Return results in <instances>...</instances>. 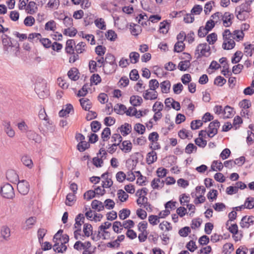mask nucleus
I'll return each mask as SVG.
<instances>
[{
  "instance_id": "f704fd0d",
  "label": "nucleus",
  "mask_w": 254,
  "mask_h": 254,
  "mask_svg": "<svg viewBox=\"0 0 254 254\" xmlns=\"http://www.w3.org/2000/svg\"><path fill=\"white\" fill-rule=\"evenodd\" d=\"M243 56V53L241 51H237L232 57L231 62L233 64L238 63L242 59Z\"/></svg>"
},
{
  "instance_id": "4be33fe9",
  "label": "nucleus",
  "mask_w": 254,
  "mask_h": 254,
  "mask_svg": "<svg viewBox=\"0 0 254 254\" xmlns=\"http://www.w3.org/2000/svg\"><path fill=\"white\" fill-rule=\"evenodd\" d=\"M75 43L73 39H68L66 41V45L65 48V52L67 54L73 53L74 48L73 46H75Z\"/></svg>"
},
{
  "instance_id": "c756f323",
  "label": "nucleus",
  "mask_w": 254,
  "mask_h": 254,
  "mask_svg": "<svg viewBox=\"0 0 254 254\" xmlns=\"http://www.w3.org/2000/svg\"><path fill=\"white\" fill-rule=\"evenodd\" d=\"M27 133V136L29 139L33 140L36 142L40 141V136L35 131L32 130H28Z\"/></svg>"
},
{
  "instance_id": "37998d69",
  "label": "nucleus",
  "mask_w": 254,
  "mask_h": 254,
  "mask_svg": "<svg viewBox=\"0 0 254 254\" xmlns=\"http://www.w3.org/2000/svg\"><path fill=\"white\" fill-rule=\"evenodd\" d=\"M130 213V211L127 208H124L120 211L119 216L120 219L124 220L128 217Z\"/></svg>"
},
{
  "instance_id": "f257e3e1",
  "label": "nucleus",
  "mask_w": 254,
  "mask_h": 254,
  "mask_svg": "<svg viewBox=\"0 0 254 254\" xmlns=\"http://www.w3.org/2000/svg\"><path fill=\"white\" fill-rule=\"evenodd\" d=\"M105 63L106 64V69H104V72L106 74H111L116 71L117 68V64L116 63L115 57L110 54H106L105 59Z\"/></svg>"
},
{
  "instance_id": "09e8293b",
  "label": "nucleus",
  "mask_w": 254,
  "mask_h": 254,
  "mask_svg": "<svg viewBox=\"0 0 254 254\" xmlns=\"http://www.w3.org/2000/svg\"><path fill=\"white\" fill-rule=\"evenodd\" d=\"M86 44L84 42H79L75 46V49L77 54H81L85 51Z\"/></svg>"
},
{
  "instance_id": "774afa93",
  "label": "nucleus",
  "mask_w": 254,
  "mask_h": 254,
  "mask_svg": "<svg viewBox=\"0 0 254 254\" xmlns=\"http://www.w3.org/2000/svg\"><path fill=\"white\" fill-rule=\"evenodd\" d=\"M226 82V80L221 76H217L214 81V84L219 86H222Z\"/></svg>"
},
{
  "instance_id": "69168bd1",
  "label": "nucleus",
  "mask_w": 254,
  "mask_h": 254,
  "mask_svg": "<svg viewBox=\"0 0 254 254\" xmlns=\"http://www.w3.org/2000/svg\"><path fill=\"white\" fill-rule=\"evenodd\" d=\"M17 127L22 132H27L28 131V127L24 121H22L17 124Z\"/></svg>"
},
{
  "instance_id": "2f4dec72",
  "label": "nucleus",
  "mask_w": 254,
  "mask_h": 254,
  "mask_svg": "<svg viewBox=\"0 0 254 254\" xmlns=\"http://www.w3.org/2000/svg\"><path fill=\"white\" fill-rule=\"evenodd\" d=\"M126 106L123 104H117L114 107V111L118 114H124L126 113Z\"/></svg>"
},
{
  "instance_id": "a211bd4d",
  "label": "nucleus",
  "mask_w": 254,
  "mask_h": 254,
  "mask_svg": "<svg viewBox=\"0 0 254 254\" xmlns=\"http://www.w3.org/2000/svg\"><path fill=\"white\" fill-rule=\"evenodd\" d=\"M157 159V153L155 151L152 150L148 152L146 155V161L148 165H150L156 161Z\"/></svg>"
},
{
  "instance_id": "603ef678",
  "label": "nucleus",
  "mask_w": 254,
  "mask_h": 254,
  "mask_svg": "<svg viewBox=\"0 0 254 254\" xmlns=\"http://www.w3.org/2000/svg\"><path fill=\"white\" fill-rule=\"evenodd\" d=\"M103 158L98 156V157H94L92 159V163L97 168L101 167L103 165Z\"/></svg>"
},
{
  "instance_id": "cd10ccee",
  "label": "nucleus",
  "mask_w": 254,
  "mask_h": 254,
  "mask_svg": "<svg viewBox=\"0 0 254 254\" xmlns=\"http://www.w3.org/2000/svg\"><path fill=\"white\" fill-rule=\"evenodd\" d=\"M0 234L1 237L4 240L7 241L10 236V229L5 226L1 227Z\"/></svg>"
},
{
  "instance_id": "8fccbe9b",
  "label": "nucleus",
  "mask_w": 254,
  "mask_h": 254,
  "mask_svg": "<svg viewBox=\"0 0 254 254\" xmlns=\"http://www.w3.org/2000/svg\"><path fill=\"white\" fill-rule=\"evenodd\" d=\"M245 207L248 209H252L254 207V197H249L245 202Z\"/></svg>"
},
{
  "instance_id": "b1692460",
  "label": "nucleus",
  "mask_w": 254,
  "mask_h": 254,
  "mask_svg": "<svg viewBox=\"0 0 254 254\" xmlns=\"http://www.w3.org/2000/svg\"><path fill=\"white\" fill-rule=\"evenodd\" d=\"M123 136H126L131 132V127L129 124L125 123L119 128Z\"/></svg>"
},
{
  "instance_id": "6e6d98bb",
  "label": "nucleus",
  "mask_w": 254,
  "mask_h": 254,
  "mask_svg": "<svg viewBox=\"0 0 254 254\" xmlns=\"http://www.w3.org/2000/svg\"><path fill=\"white\" fill-rule=\"evenodd\" d=\"M90 145L89 143L85 141H83L81 142H80L77 144V149L80 152H83L86 149L88 148Z\"/></svg>"
},
{
  "instance_id": "4d7b16f0",
  "label": "nucleus",
  "mask_w": 254,
  "mask_h": 254,
  "mask_svg": "<svg viewBox=\"0 0 254 254\" xmlns=\"http://www.w3.org/2000/svg\"><path fill=\"white\" fill-rule=\"evenodd\" d=\"M77 30L74 28H67L65 29L63 32L64 35H67L69 37H74L77 33Z\"/></svg>"
},
{
  "instance_id": "ea45409f",
  "label": "nucleus",
  "mask_w": 254,
  "mask_h": 254,
  "mask_svg": "<svg viewBox=\"0 0 254 254\" xmlns=\"http://www.w3.org/2000/svg\"><path fill=\"white\" fill-rule=\"evenodd\" d=\"M83 233L84 234V236L87 237H89L91 234L92 233V226L91 224L88 223H85L83 225Z\"/></svg>"
},
{
  "instance_id": "c85d7f7f",
  "label": "nucleus",
  "mask_w": 254,
  "mask_h": 254,
  "mask_svg": "<svg viewBox=\"0 0 254 254\" xmlns=\"http://www.w3.org/2000/svg\"><path fill=\"white\" fill-rule=\"evenodd\" d=\"M21 160L25 166H27L29 168H32L33 163L30 156L28 155H23L22 156Z\"/></svg>"
},
{
  "instance_id": "58836bf2",
  "label": "nucleus",
  "mask_w": 254,
  "mask_h": 254,
  "mask_svg": "<svg viewBox=\"0 0 254 254\" xmlns=\"http://www.w3.org/2000/svg\"><path fill=\"white\" fill-rule=\"evenodd\" d=\"M169 30V23L164 20L160 23L159 31L163 34H166L168 33Z\"/></svg>"
},
{
  "instance_id": "bf43d9fd",
  "label": "nucleus",
  "mask_w": 254,
  "mask_h": 254,
  "mask_svg": "<svg viewBox=\"0 0 254 254\" xmlns=\"http://www.w3.org/2000/svg\"><path fill=\"white\" fill-rule=\"evenodd\" d=\"M95 25L99 29L105 30L106 29V25L104 19L100 18L96 19L94 21Z\"/></svg>"
},
{
  "instance_id": "13d9d810",
  "label": "nucleus",
  "mask_w": 254,
  "mask_h": 254,
  "mask_svg": "<svg viewBox=\"0 0 254 254\" xmlns=\"http://www.w3.org/2000/svg\"><path fill=\"white\" fill-rule=\"evenodd\" d=\"M45 28L48 31H55L56 29V23L54 20H50L46 23Z\"/></svg>"
},
{
  "instance_id": "393cba45",
  "label": "nucleus",
  "mask_w": 254,
  "mask_h": 254,
  "mask_svg": "<svg viewBox=\"0 0 254 254\" xmlns=\"http://www.w3.org/2000/svg\"><path fill=\"white\" fill-rule=\"evenodd\" d=\"M79 102L82 108L84 110L89 111L91 109L92 107V103L88 99L84 98H81L79 100Z\"/></svg>"
},
{
  "instance_id": "9d476101",
  "label": "nucleus",
  "mask_w": 254,
  "mask_h": 254,
  "mask_svg": "<svg viewBox=\"0 0 254 254\" xmlns=\"http://www.w3.org/2000/svg\"><path fill=\"white\" fill-rule=\"evenodd\" d=\"M253 224H254V216H245L243 217L240 222V226L243 228H248Z\"/></svg>"
},
{
  "instance_id": "473e14b6",
  "label": "nucleus",
  "mask_w": 254,
  "mask_h": 254,
  "mask_svg": "<svg viewBox=\"0 0 254 254\" xmlns=\"http://www.w3.org/2000/svg\"><path fill=\"white\" fill-rule=\"evenodd\" d=\"M223 168V165L221 162L217 160L213 161L211 166V169L212 171H221Z\"/></svg>"
},
{
  "instance_id": "864d4df0",
  "label": "nucleus",
  "mask_w": 254,
  "mask_h": 254,
  "mask_svg": "<svg viewBox=\"0 0 254 254\" xmlns=\"http://www.w3.org/2000/svg\"><path fill=\"white\" fill-rule=\"evenodd\" d=\"M27 9L28 13L33 14L35 13L37 10V7L36 6V3L34 1H30L27 5Z\"/></svg>"
},
{
  "instance_id": "f8f14e48",
  "label": "nucleus",
  "mask_w": 254,
  "mask_h": 254,
  "mask_svg": "<svg viewBox=\"0 0 254 254\" xmlns=\"http://www.w3.org/2000/svg\"><path fill=\"white\" fill-rule=\"evenodd\" d=\"M120 149L124 152L127 153L131 151L132 145L131 142L129 140H125L119 145Z\"/></svg>"
},
{
  "instance_id": "49530a36",
  "label": "nucleus",
  "mask_w": 254,
  "mask_h": 254,
  "mask_svg": "<svg viewBox=\"0 0 254 254\" xmlns=\"http://www.w3.org/2000/svg\"><path fill=\"white\" fill-rule=\"evenodd\" d=\"M111 223L105 222L99 227V233L102 232L104 234H109V232L106 231V229L109 228L111 226Z\"/></svg>"
},
{
  "instance_id": "39448f33",
  "label": "nucleus",
  "mask_w": 254,
  "mask_h": 254,
  "mask_svg": "<svg viewBox=\"0 0 254 254\" xmlns=\"http://www.w3.org/2000/svg\"><path fill=\"white\" fill-rule=\"evenodd\" d=\"M68 241L69 236L67 235L64 234L62 235L61 241L60 242V243H61V245H59V244H54L53 246L54 251L56 252L62 253L66 251L67 247L65 244L67 243Z\"/></svg>"
},
{
  "instance_id": "aec40b11",
  "label": "nucleus",
  "mask_w": 254,
  "mask_h": 254,
  "mask_svg": "<svg viewBox=\"0 0 254 254\" xmlns=\"http://www.w3.org/2000/svg\"><path fill=\"white\" fill-rule=\"evenodd\" d=\"M151 186L153 189H160L164 186V181L161 180L159 178L154 179L151 183Z\"/></svg>"
},
{
  "instance_id": "7ed1b4c3",
  "label": "nucleus",
  "mask_w": 254,
  "mask_h": 254,
  "mask_svg": "<svg viewBox=\"0 0 254 254\" xmlns=\"http://www.w3.org/2000/svg\"><path fill=\"white\" fill-rule=\"evenodd\" d=\"M2 44L3 46V51L8 53L10 48L15 47L17 51L19 49V44L16 42L15 45H13L12 43L11 38L6 34L1 36Z\"/></svg>"
},
{
  "instance_id": "7c9ffc66",
  "label": "nucleus",
  "mask_w": 254,
  "mask_h": 254,
  "mask_svg": "<svg viewBox=\"0 0 254 254\" xmlns=\"http://www.w3.org/2000/svg\"><path fill=\"white\" fill-rule=\"evenodd\" d=\"M235 46V42L233 39L226 40V42L224 41L222 47L225 50L232 49Z\"/></svg>"
},
{
  "instance_id": "c9c22d12",
  "label": "nucleus",
  "mask_w": 254,
  "mask_h": 254,
  "mask_svg": "<svg viewBox=\"0 0 254 254\" xmlns=\"http://www.w3.org/2000/svg\"><path fill=\"white\" fill-rule=\"evenodd\" d=\"M190 65L189 61L185 60L181 61L178 64V68L181 71H186Z\"/></svg>"
},
{
  "instance_id": "79ce46f5",
  "label": "nucleus",
  "mask_w": 254,
  "mask_h": 254,
  "mask_svg": "<svg viewBox=\"0 0 254 254\" xmlns=\"http://www.w3.org/2000/svg\"><path fill=\"white\" fill-rule=\"evenodd\" d=\"M244 34L242 30H235L233 33L232 38L238 41L243 40Z\"/></svg>"
},
{
  "instance_id": "e2e57ef3",
  "label": "nucleus",
  "mask_w": 254,
  "mask_h": 254,
  "mask_svg": "<svg viewBox=\"0 0 254 254\" xmlns=\"http://www.w3.org/2000/svg\"><path fill=\"white\" fill-rule=\"evenodd\" d=\"M90 126L92 131L94 132H96L101 128V124L99 122L94 121L91 122Z\"/></svg>"
},
{
  "instance_id": "72a5a7b5",
  "label": "nucleus",
  "mask_w": 254,
  "mask_h": 254,
  "mask_svg": "<svg viewBox=\"0 0 254 254\" xmlns=\"http://www.w3.org/2000/svg\"><path fill=\"white\" fill-rule=\"evenodd\" d=\"M170 87L171 84L169 80L164 81L160 83V87L163 93H168L169 92Z\"/></svg>"
},
{
  "instance_id": "ddd939ff",
  "label": "nucleus",
  "mask_w": 254,
  "mask_h": 254,
  "mask_svg": "<svg viewBox=\"0 0 254 254\" xmlns=\"http://www.w3.org/2000/svg\"><path fill=\"white\" fill-rule=\"evenodd\" d=\"M85 219L84 216L83 214L80 213L78 214L75 219V223L74 225V228L75 229L78 230V231H81V225L84 223Z\"/></svg>"
},
{
  "instance_id": "9b49d317",
  "label": "nucleus",
  "mask_w": 254,
  "mask_h": 254,
  "mask_svg": "<svg viewBox=\"0 0 254 254\" xmlns=\"http://www.w3.org/2000/svg\"><path fill=\"white\" fill-rule=\"evenodd\" d=\"M6 177L8 181L11 183L16 184L19 181L18 176L13 170H9L6 173Z\"/></svg>"
},
{
  "instance_id": "a18cd8bd",
  "label": "nucleus",
  "mask_w": 254,
  "mask_h": 254,
  "mask_svg": "<svg viewBox=\"0 0 254 254\" xmlns=\"http://www.w3.org/2000/svg\"><path fill=\"white\" fill-rule=\"evenodd\" d=\"M113 230L117 233H121L123 229L122 224L120 221H115L113 224Z\"/></svg>"
},
{
  "instance_id": "6e6552de",
  "label": "nucleus",
  "mask_w": 254,
  "mask_h": 254,
  "mask_svg": "<svg viewBox=\"0 0 254 254\" xmlns=\"http://www.w3.org/2000/svg\"><path fill=\"white\" fill-rule=\"evenodd\" d=\"M137 204L140 207H143L148 211H152L153 207L148 202V198L145 196H140L136 200Z\"/></svg>"
},
{
  "instance_id": "680f3d73",
  "label": "nucleus",
  "mask_w": 254,
  "mask_h": 254,
  "mask_svg": "<svg viewBox=\"0 0 254 254\" xmlns=\"http://www.w3.org/2000/svg\"><path fill=\"white\" fill-rule=\"evenodd\" d=\"M217 40V35L215 33L209 34L206 37V40L210 45L213 44Z\"/></svg>"
},
{
  "instance_id": "de8ad7c7",
  "label": "nucleus",
  "mask_w": 254,
  "mask_h": 254,
  "mask_svg": "<svg viewBox=\"0 0 254 254\" xmlns=\"http://www.w3.org/2000/svg\"><path fill=\"white\" fill-rule=\"evenodd\" d=\"M91 84L97 85L101 82V78L98 74H93L90 79Z\"/></svg>"
},
{
  "instance_id": "3c124183",
  "label": "nucleus",
  "mask_w": 254,
  "mask_h": 254,
  "mask_svg": "<svg viewBox=\"0 0 254 254\" xmlns=\"http://www.w3.org/2000/svg\"><path fill=\"white\" fill-rule=\"evenodd\" d=\"M117 194L119 199L122 202H124L126 201L128 197V195L122 190H119L118 191Z\"/></svg>"
},
{
  "instance_id": "423d86ee",
  "label": "nucleus",
  "mask_w": 254,
  "mask_h": 254,
  "mask_svg": "<svg viewBox=\"0 0 254 254\" xmlns=\"http://www.w3.org/2000/svg\"><path fill=\"white\" fill-rule=\"evenodd\" d=\"M220 125V122L218 120H215L210 122L208 126V130L207 131V135L209 137H213L217 133L218 128Z\"/></svg>"
},
{
  "instance_id": "4468645a",
  "label": "nucleus",
  "mask_w": 254,
  "mask_h": 254,
  "mask_svg": "<svg viewBox=\"0 0 254 254\" xmlns=\"http://www.w3.org/2000/svg\"><path fill=\"white\" fill-rule=\"evenodd\" d=\"M143 97L146 100H155L158 97V93L156 91L146 90L143 94Z\"/></svg>"
},
{
  "instance_id": "20e7f679",
  "label": "nucleus",
  "mask_w": 254,
  "mask_h": 254,
  "mask_svg": "<svg viewBox=\"0 0 254 254\" xmlns=\"http://www.w3.org/2000/svg\"><path fill=\"white\" fill-rule=\"evenodd\" d=\"M0 193L3 197L7 199H12L15 195L12 186L8 183L5 184L1 187Z\"/></svg>"
},
{
  "instance_id": "1a4fd4ad",
  "label": "nucleus",
  "mask_w": 254,
  "mask_h": 254,
  "mask_svg": "<svg viewBox=\"0 0 254 254\" xmlns=\"http://www.w3.org/2000/svg\"><path fill=\"white\" fill-rule=\"evenodd\" d=\"M35 90L40 98H44L48 95V91L45 83H38L35 85Z\"/></svg>"
},
{
  "instance_id": "bb28decb",
  "label": "nucleus",
  "mask_w": 254,
  "mask_h": 254,
  "mask_svg": "<svg viewBox=\"0 0 254 254\" xmlns=\"http://www.w3.org/2000/svg\"><path fill=\"white\" fill-rule=\"evenodd\" d=\"M91 207L92 209L97 210L98 211H101L104 209L105 205L101 201L95 199L91 203Z\"/></svg>"
},
{
  "instance_id": "c03bdc74",
  "label": "nucleus",
  "mask_w": 254,
  "mask_h": 254,
  "mask_svg": "<svg viewBox=\"0 0 254 254\" xmlns=\"http://www.w3.org/2000/svg\"><path fill=\"white\" fill-rule=\"evenodd\" d=\"M185 47V44L183 42L178 41L174 45V51L177 53L182 52Z\"/></svg>"
},
{
  "instance_id": "6ab92c4d",
  "label": "nucleus",
  "mask_w": 254,
  "mask_h": 254,
  "mask_svg": "<svg viewBox=\"0 0 254 254\" xmlns=\"http://www.w3.org/2000/svg\"><path fill=\"white\" fill-rule=\"evenodd\" d=\"M235 14L237 18L241 21L245 20L249 17L250 13L242 10H240L238 8L235 9Z\"/></svg>"
},
{
  "instance_id": "4c0bfd02",
  "label": "nucleus",
  "mask_w": 254,
  "mask_h": 254,
  "mask_svg": "<svg viewBox=\"0 0 254 254\" xmlns=\"http://www.w3.org/2000/svg\"><path fill=\"white\" fill-rule=\"evenodd\" d=\"M107 39L111 41H115L117 39V34L112 30H109L105 34Z\"/></svg>"
},
{
  "instance_id": "2eb2a0df",
  "label": "nucleus",
  "mask_w": 254,
  "mask_h": 254,
  "mask_svg": "<svg viewBox=\"0 0 254 254\" xmlns=\"http://www.w3.org/2000/svg\"><path fill=\"white\" fill-rule=\"evenodd\" d=\"M253 1L251 0H245V2L236 8L250 13L252 11L251 4Z\"/></svg>"
},
{
  "instance_id": "e433bc0d",
  "label": "nucleus",
  "mask_w": 254,
  "mask_h": 254,
  "mask_svg": "<svg viewBox=\"0 0 254 254\" xmlns=\"http://www.w3.org/2000/svg\"><path fill=\"white\" fill-rule=\"evenodd\" d=\"M75 194L76 193H69L66 195L65 201L66 205L68 206H71L73 204V203L76 200V196L75 195Z\"/></svg>"
},
{
  "instance_id": "5fc2aeb1",
  "label": "nucleus",
  "mask_w": 254,
  "mask_h": 254,
  "mask_svg": "<svg viewBox=\"0 0 254 254\" xmlns=\"http://www.w3.org/2000/svg\"><path fill=\"white\" fill-rule=\"evenodd\" d=\"M111 135V130L110 128L107 127H105L102 132L101 133V137L103 139V141H107L109 138V136Z\"/></svg>"
},
{
  "instance_id": "0eeeda50",
  "label": "nucleus",
  "mask_w": 254,
  "mask_h": 254,
  "mask_svg": "<svg viewBox=\"0 0 254 254\" xmlns=\"http://www.w3.org/2000/svg\"><path fill=\"white\" fill-rule=\"evenodd\" d=\"M29 187V183L24 180L19 181L17 185L18 191L22 195H26L28 193Z\"/></svg>"
},
{
  "instance_id": "a19ab883",
  "label": "nucleus",
  "mask_w": 254,
  "mask_h": 254,
  "mask_svg": "<svg viewBox=\"0 0 254 254\" xmlns=\"http://www.w3.org/2000/svg\"><path fill=\"white\" fill-rule=\"evenodd\" d=\"M129 58L130 63L131 64H136L139 61V54L135 52H132L129 54Z\"/></svg>"
},
{
  "instance_id": "dca6fc26",
  "label": "nucleus",
  "mask_w": 254,
  "mask_h": 254,
  "mask_svg": "<svg viewBox=\"0 0 254 254\" xmlns=\"http://www.w3.org/2000/svg\"><path fill=\"white\" fill-rule=\"evenodd\" d=\"M37 221V219L35 217H30L28 218L23 225V229L25 230H28L31 229L35 224Z\"/></svg>"
},
{
  "instance_id": "052dcab7",
  "label": "nucleus",
  "mask_w": 254,
  "mask_h": 254,
  "mask_svg": "<svg viewBox=\"0 0 254 254\" xmlns=\"http://www.w3.org/2000/svg\"><path fill=\"white\" fill-rule=\"evenodd\" d=\"M159 218L158 215H151L148 217V221L150 224L156 225L159 223Z\"/></svg>"
},
{
  "instance_id": "338daca9",
  "label": "nucleus",
  "mask_w": 254,
  "mask_h": 254,
  "mask_svg": "<svg viewBox=\"0 0 254 254\" xmlns=\"http://www.w3.org/2000/svg\"><path fill=\"white\" fill-rule=\"evenodd\" d=\"M159 83L156 79H151L149 82V87L150 90L156 91V89L158 88Z\"/></svg>"
},
{
  "instance_id": "0e129e2a",
  "label": "nucleus",
  "mask_w": 254,
  "mask_h": 254,
  "mask_svg": "<svg viewBox=\"0 0 254 254\" xmlns=\"http://www.w3.org/2000/svg\"><path fill=\"white\" fill-rule=\"evenodd\" d=\"M134 130L139 134H143L145 131V127L142 124L138 123L135 125Z\"/></svg>"
},
{
  "instance_id": "f3484780",
  "label": "nucleus",
  "mask_w": 254,
  "mask_h": 254,
  "mask_svg": "<svg viewBox=\"0 0 254 254\" xmlns=\"http://www.w3.org/2000/svg\"><path fill=\"white\" fill-rule=\"evenodd\" d=\"M233 17V15L230 12H225L223 15L222 19L223 25L225 27H229L232 24L231 19Z\"/></svg>"
},
{
  "instance_id": "f03ea898",
  "label": "nucleus",
  "mask_w": 254,
  "mask_h": 254,
  "mask_svg": "<svg viewBox=\"0 0 254 254\" xmlns=\"http://www.w3.org/2000/svg\"><path fill=\"white\" fill-rule=\"evenodd\" d=\"M210 47L207 43H201L197 45L194 52V55L197 60L202 57L207 58L211 55Z\"/></svg>"
},
{
  "instance_id": "412c9836",
  "label": "nucleus",
  "mask_w": 254,
  "mask_h": 254,
  "mask_svg": "<svg viewBox=\"0 0 254 254\" xmlns=\"http://www.w3.org/2000/svg\"><path fill=\"white\" fill-rule=\"evenodd\" d=\"M234 109L229 106H226L223 109V115L224 119L232 118L234 115Z\"/></svg>"
},
{
  "instance_id": "5701e85b",
  "label": "nucleus",
  "mask_w": 254,
  "mask_h": 254,
  "mask_svg": "<svg viewBox=\"0 0 254 254\" xmlns=\"http://www.w3.org/2000/svg\"><path fill=\"white\" fill-rule=\"evenodd\" d=\"M130 103L133 107L140 106L143 102V100L140 96L137 95H132L130 97Z\"/></svg>"
},
{
  "instance_id": "a878e982",
  "label": "nucleus",
  "mask_w": 254,
  "mask_h": 254,
  "mask_svg": "<svg viewBox=\"0 0 254 254\" xmlns=\"http://www.w3.org/2000/svg\"><path fill=\"white\" fill-rule=\"evenodd\" d=\"M78 70L76 68H71L67 72L68 77L73 81H76L78 79L79 76L78 75Z\"/></svg>"
}]
</instances>
